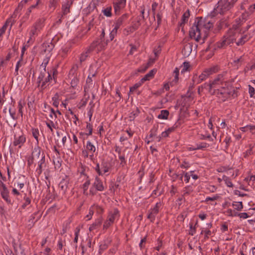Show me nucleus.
Listing matches in <instances>:
<instances>
[{"label": "nucleus", "mask_w": 255, "mask_h": 255, "mask_svg": "<svg viewBox=\"0 0 255 255\" xmlns=\"http://www.w3.org/2000/svg\"><path fill=\"white\" fill-rule=\"evenodd\" d=\"M196 19H198V21L195 22L189 32L191 38H193L197 42H199L201 38L200 27L203 26L206 30H209L213 27V23L210 21L206 22L202 17H197Z\"/></svg>", "instance_id": "obj_1"}, {"label": "nucleus", "mask_w": 255, "mask_h": 255, "mask_svg": "<svg viewBox=\"0 0 255 255\" xmlns=\"http://www.w3.org/2000/svg\"><path fill=\"white\" fill-rule=\"evenodd\" d=\"M216 70L217 68L216 67H212L206 69L199 76H198L196 74L194 75L192 79L193 83H195L196 80H197V84L201 83L206 80L210 75L216 73Z\"/></svg>", "instance_id": "obj_2"}, {"label": "nucleus", "mask_w": 255, "mask_h": 255, "mask_svg": "<svg viewBox=\"0 0 255 255\" xmlns=\"http://www.w3.org/2000/svg\"><path fill=\"white\" fill-rule=\"evenodd\" d=\"M219 6L221 7L220 13L223 14L224 12L231 9L234 6L230 0H220L218 2Z\"/></svg>", "instance_id": "obj_3"}, {"label": "nucleus", "mask_w": 255, "mask_h": 255, "mask_svg": "<svg viewBox=\"0 0 255 255\" xmlns=\"http://www.w3.org/2000/svg\"><path fill=\"white\" fill-rule=\"evenodd\" d=\"M37 164L38 166L35 169V172L37 176H39L41 174L43 170V167H46L45 156L43 153L41 154V157L39 159Z\"/></svg>", "instance_id": "obj_4"}, {"label": "nucleus", "mask_w": 255, "mask_h": 255, "mask_svg": "<svg viewBox=\"0 0 255 255\" xmlns=\"http://www.w3.org/2000/svg\"><path fill=\"white\" fill-rule=\"evenodd\" d=\"M219 89L222 93V101L223 102H225L231 95L233 96L236 92L235 90H233V93L232 94V92L229 89V87H225L224 86H221Z\"/></svg>", "instance_id": "obj_5"}, {"label": "nucleus", "mask_w": 255, "mask_h": 255, "mask_svg": "<svg viewBox=\"0 0 255 255\" xmlns=\"http://www.w3.org/2000/svg\"><path fill=\"white\" fill-rule=\"evenodd\" d=\"M126 4V0H117V1H114L113 6L115 14H119L121 9L125 7Z\"/></svg>", "instance_id": "obj_6"}, {"label": "nucleus", "mask_w": 255, "mask_h": 255, "mask_svg": "<svg viewBox=\"0 0 255 255\" xmlns=\"http://www.w3.org/2000/svg\"><path fill=\"white\" fill-rule=\"evenodd\" d=\"M69 181L70 179L69 177L67 175H65L59 184V187L60 188L64 193H65L67 191Z\"/></svg>", "instance_id": "obj_7"}, {"label": "nucleus", "mask_w": 255, "mask_h": 255, "mask_svg": "<svg viewBox=\"0 0 255 255\" xmlns=\"http://www.w3.org/2000/svg\"><path fill=\"white\" fill-rule=\"evenodd\" d=\"M25 141L26 137L24 134H22L18 137L14 136L13 144L15 146L18 145V147L21 148Z\"/></svg>", "instance_id": "obj_8"}, {"label": "nucleus", "mask_w": 255, "mask_h": 255, "mask_svg": "<svg viewBox=\"0 0 255 255\" xmlns=\"http://www.w3.org/2000/svg\"><path fill=\"white\" fill-rule=\"evenodd\" d=\"M54 47V44L50 42H44L41 45V53L44 54L46 52H51Z\"/></svg>", "instance_id": "obj_9"}, {"label": "nucleus", "mask_w": 255, "mask_h": 255, "mask_svg": "<svg viewBox=\"0 0 255 255\" xmlns=\"http://www.w3.org/2000/svg\"><path fill=\"white\" fill-rule=\"evenodd\" d=\"M193 43H188L184 45L182 50V53L185 57H188L192 51Z\"/></svg>", "instance_id": "obj_10"}, {"label": "nucleus", "mask_w": 255, "mask_h": 255, "mask_svg": "<svg viewBox=\"0 0 255 255\" xmlns=\"http://www.w3.org/2000/svg\"><path fill=\"white\" fill-rule=\"evenodd\" d=\"M72 4V1H71L69 0H67V1L64 3L62 5V14H60L61 15V17H63V16L67 14L68 13L70 12V8L71 4Z\"/></svg>", "instance_id": "obj_11"}, {"label": "nucleus", "mask_w": 255, "mask_h": 255, "mask_svg": "<svg viewBox=\"0 0 255 255\" xmlns=\"http://www.w3.org/2000/svg\"><path fill=\"white\" fill-rule=\"evenodd\" d=\"M93 186L99 191H103L105 189L102 181L97 176L95 178V181L93 184Z\"/></svg>", "instance_id": "obj_12"}, {"label": "nucleus", "mask_w": 255, "mask_h": 255, "mask_svg": "<svg viewBox=\"0 0 255 255\" xmlns=\"http://www.w3.org/2000/svg\"><path fill=\"white\" fill-rule=\"evenodd\" d=\"M120 216L119 211L117 208H115L113 211H111L109 213L108 220L113 223L114 222L115 219Z\"/></svg>", "instance_id": "obj_13"}, {"label": "nucleus", "mask_w": 255, "mask_h": 255, "mask_svg": "<svg viewBox=\"0 0 255 255\" xmlns=\"http://www.w3.org/2000/svg\"><path fill=\"white\" fill-rule=\"evenodd\" d=\"M140 21V17H137L136 21H132L131 25L129 28V31L132 33L137 30L141 25Z\"/></svg>", "instance_id": "obj_14"}, {"label": "nucleus", "mask_w": 255, "mask_h": 255, "mask_svg": "<svg viewBox=\"0 0 255 255\" xmlns=\"http://www.w3.org/2000/svg\"><path fill=\"white\" fill-rule=\"evenodd\" d=\"M223 83H218V82L215 81L214 80L212 81H210V88H209V93L212 92L214 90H217L220 88V85H222Z\"/></svg>", "instance_id": "obj_15"}, {"label": "nucleus", "mask_w": 255, "mask_h": 255, "mask_svg": "<svg viewBox=\"0 0 255 255\" xmlns=\"http://www.w3.org/2000/svg\"><path fill=\"white\" fill-rule=\"evenodd\" d=\"M128 15L127 13L123 14L116 20L115 25L119 28L124 22L128 19Z\"/></svg>", "instance_id": "obj_16"}, {"label": "nucleus", "mask_w": 255, "mask_h": 255, "mask_svg": "<svg viewBox=\"0 0 255 255\" xmlns=\"http://www.w3.org/2000/svg\"><path fill=\"white\" fill-rule=\"evenodd\" d=\"M156 72V69H152L150 70L147 74H146L141 80V83H144L145 81L149 80L152 78Z\"/></svg>", "instance_id": "obj_17"}, {"label": "nucleus", "mask_w": 255, "mask_h": 255, "mask_svg": "<svg viewBox=\"0 0 255 255\" xmlns=\"http://www.w3.org/2000/svg\"><path fill=\"white\" fill-rule=\"evenodd\" d=\"M190 16V10L187 9L186 11L184 13L182 16L181 22L179 24L180 27L184 26L185 24L188 21V18Z\"/></svg>", "instance_id": "obj_18"}, {"label": "nucleus", "mask_w": 255, "mask_h": 255, "mask_svg": "<svg viewBox=\"0 0 255 255\" xmlns=\"http://www.w3.org/2000/svg\"><path fill=\"white\" fill-rule=\"evenodd\" d=\"M102 218L101 217L99 218L97 220L95 221L94 223H93L92 225L89 227V231H92L94 229H96L98 227H100L102 223Z\"/></svg>", "instance_id": "obj_19"}, {"label": "nucleus", "mask_w": 255, "mask_h": 255, "mask_svg": "<svg viewBox=\"0 0 255 255\" xmlns=\"http://www.w3.org/2000/svg\"><path fill=\"white\" fill-rule=\"evenodd\" d=\"M2 198L6 201L7 204L12 205L13 203L9 198V191L5 192H1L0 193Z\"/></svg>", "instance_id": "obj_20"}, {"label": "nucleus", "mask_w": 255, "mask_h": 255, "mask_svg": "<svg viewBox=\"0 0 255 255\" xmlns=\"http://www.w3.org/2000/svg\"><path fill=\"white\" fill-rule=\"evenodd\" d=\"M34 154L37 156V157L39 158V159L41 157V148L40 146L37 145L35 146L32 150L31 154L33 155V156H34Z\"/></svg>", "instance_id": "obj_21"}, {"label": "nucleus", "mask_w": 255, "mask_h": 255, "mask_svg": "<svg viewBox=\"0 0 255 255\" xmlns=\"http://www.w3.org/2000/svg\"><path fill=\"white\" fill-rule=\"evenodd\" d=\"M169 115V112L167 110H163L160 111V114L158 115L157 118L160 119L167 120Z\"/></svg>", "instance_id": "obj_22"}, {"label": "nucleus", "mask_w": 255, "mask_h": 255, "mask_svg": "<svg viewBox=\"0 0 255 255\" xmlns=\"http://www.w3.org/2000/svg\"><path fill=\"white\" fill-rule=\"evenodd\" d=\"M48 72H49L46 71V70H42V71H41L40 74L38 77L37 83L38 84H39L41 82V81L43 80L44 78L46 75V74H48Z\"/></svg>", "instance_id": "obj_23"}, {"label": "nucleus", "mask_w": 255, "mask_h": 255, "mask_svg": "<svg viewBox=\"0 0 255 255\" xmlns=\"http://www.w3.org/2000/svg\"><path fill=\"white\" fill-rule=\"evenodd\" d=\"M99 39H97L96 40L94 41L89 47L88 51L92 52L94 49L101 43Z\"/></svg>", "instance_id": "obj_24"}, {"label": "nucleus", "mask_w": 255, "mask_h": 255, "mask_svg": "<svg viewBox=\"0 0 255 255\" xmlns=\"http://www.w3.org/2000/svg\"><path fill=\"white\" fill-rule=\"evenodd\" d=\"M216 46L218 48H222L228 46L225 36L223 37V39L221 41L217 42Z\"/></svg>", "instance_id": "obj_25"}, {"label": "nucleus", "mask_w": 255, "mask_h": 255, "mask_svg": "<svg viewBox=\"0 0 255 255\" xmlns=\"http://www.w3.org/2000/svg\"><path fill=\"white\" fill-rule=\"evenodd\" d=\"M112 6H108L104 9L102 10V12L104 13V15L107 17H111L112 15Z\"/></svg>", "instance_id": "obj_26"}, {"label": "nucleus", "mask_w": 255, "mask_h": 255, "mask_svg": "<svg viewBox=\"0 0 255 255\" xmlns=\"http://www.w3.org/2000/svg\"><path fill=\"white\" fill-rule=\"evenodd\" d=\"M158 125H154L153 127L150 131V134L149 135V138L155 137L156 136V132L158 129Z\"/></svg>", "instance_id": "obj_27"}, {"label": "nucleus", "mask_w": 255, "mask_h": 255, "mask_svg": "<svg viewBox=\"0 0 255 255\" xmlns=\"http://www.w3.org/2000/svg\"><path fill=\"white\" fill-rule=\"evenodd\" d=\"M10 22V20L9 19H7L4 25L0 29V37L5 32L7 27Z\"/></svg>", "instance_id": "obj_28"}, {"label": "nucleus", "mask_w": 255, "mask_h": 255, "mask_svg": "<svg viewBox=\"0 0 255 255\" xmlns=\"http://www.w3.org/2000/svg\"><path fill=\"white\" fill-rule=\"evenodd\" d=\"M58 98H59V95L57 93H56L54 95V97H52V101L53 102V105L55 107H58V105L59 104Z\"/></svg>", "instance_id": "obj_29"}, {"label": "nucleus", "mask_w": 255, "mask_h": 255, "mask_svg": "<svg viewBox=\"0 0 255 255\" xmlns=\"http://www.w3.org/2000/svg\"><path fill=\"white\" fill-rule=\"evenodd\" d=\"M86 148L89 151L92 153L95 152L96 151V147L90 141H87Z\"/></svg>", "instance_id": "obj_30"}, {"label": "nucleus", "mask_w": 255, "mask_h": 255, "mask_svg": "<svg viewBox=\"0 0 255 255\" xmlns=\"http://www.w3.org/2000/svg\"><path fill=\"white\" fill-rule=\"evenodd\" d=\"M237 202H234L232 204V206L235 207V209L237 211H241L243 208V204L242 202H238V204H236Z\"/></svg>", "instance_id": "obj_31"}, {"label": "nucleus", "mask_w": 255, "mask_h": 255, "mask_svg": "<svg viewBox=\"0 0 255 255\" xmlns=\"http://www.w3.org/2000/svg\"><path fill=\"white\" fill-rule=\"evenodd\" d=\"M47 75H48L47 77L45 79L44 81L42 83V85H41V89H44L46 87V86H45L46 84L47 83H48V82H49L51 80H52V77H51V74L48 72Z\"/></svg>", "instance_id": "obj_32"}, {"label": "nucleus", "mask_w": 255, "mask_h": 255, "mask_svg": "<svg viewBox=\"0 0 255 255\" xmlns=\"http://www.w3.org/2000/svg\"><path fill=\"white\" fill-rule=\"evenodd\" d=\"M87 181L85 182V183L82 186V188L83 189V193L84 194H87V193H86V191L88 190L89 185L90 184V181L88 179L89 177L87 176Z\"/></svg>", "instance_id": "obj_33"}, {"label": "nucleus", "mask_w": 255, "mask_h": 255, "mask_svg": "<svg viewBox=\"0 0 255 255\" xmlns=\"http://www.w3.org/2000/svg\"><path fill=\"white\" fill-rule=\"evenodd\" d=\"M249 38H248V35L245 34L243 35L239 40V41L237 42V45H243L247 40H248Z\"/></svg>", "instance_id": "obj_34"}, {"label": "nucleus", "mask_w": 255, "mask_h": 255, "mask_svg": "<svg viewBox=\"0 0 255 255\" xmlns=\"http://www.w3.org/2000/svg\"><path fill=\"white\" fill-rule=\"evenodd\" d=\"M32 133L34 138L36 140L37 144H38L39 130L38 128H32Z\"/></svg>", "instance_id": "obj_35"}, {"label": "nucleus", "mask_w": 255, "mask_h": 255, "mask_svg": "<svg viewBox=\"0 0 255 255\" xmlns=\"http://www.w3.org/2000/svg\"><path fill=\"white\" fill-rule=\"evenodd\" d=\"M210 95L212 96L216 95L217 97L219 98L222 99V93L220 91L219 89L217 90H214L212 92L210 93Z\"/></svg>", "instance_id": "obj_36"}, {"label": "nucleus", "mask_w": 255, "mask_h": 255, "mask_svg": "<svg viewBox=\"0 0 255 255\" xmlns=\"http://www.w3.org/2000/svg\"><path fill=\"white\" fill-rule=\"evenodd\" d=\"M196 147L193 148L192 150L202 149L209 146V144L206 142H202L200 144H196Z\"/></svg>", "instance_id": "obj_37"}, {"label": "nucleus", "mask_w": 255, "mask_h": 255, "mask_svg": "<svg viewBox=\"0 0 255 255\" xmlns=\"http://www.w3.org/2000/svg\"><path fill=\"white\" fill-rule=\"evenodd\" d=\"M91 52L88 51V49H87L85 53H83L81 54L80 57V62L82 63L86 60V58L88 57L89 54Z\"/></svg>", "instance_id": "obj_38"}, {"label": "nucleus", "mask_w": 255, "mask_h": 255, "mask_svg": "<svg viewBox=\"0 0 255 255\" xmlns=\"http://www.w3.org/2000/svg\"><path fill=\"white\" fill-rule=\"evenodd\" d=\"M223 179L225 181V183L228 187H232L233 186V184H232V182L229 177L224 175L223 177Z\"/></svg>", "instance_id": "obj_39"}, {"label": "nucleus", "mask_w": 255, "mask_h": 255, "mask_svg": "<svg viewBox=\"0 0 255 255\" xmlns=\"http://www.w3.org/2000/svg\"><path fill=\"white\" fill-rule=\"evenodd\" d=\"M181 125V122H179L175 123L174 124V125L172 127H171V128H168L166 130V131L169 133L170 134L171 132H173L174 131V130L175 129V128H176L177 127H178L179 126V125Z\"/></svg>", "instance_id": "obj_40"}, {"label": "nucleus", "mask_w": 255, "mask_h": 255, "mask_svg": "<svg viewBox=\"0 0 255 255\" xmlns=\"http://www.w3.org/2000/svg\"><path fill=\"white\" fill-rule=\"evenodd\" d=\"M183 68L182 69L181 72V73H183L185 72V71H189V68L190 67V64L189 62L185 61L183 63Z\"/></svg>", "instance_id": "obj_41"}, {"label": "nucleus", "mask_w": 255, "mask_h": 255, "mask_svg": "<svg viewBox=\"0 0 255 255\" xmlns=\"http://www.w3.org/2000/svg\"><path fill=\"white\" fill-rule=\"evenodd\" d=\"M149 67V63H147L146 65L141 66L137 69L139 73H144Z\"/></svg>", "instance_id": "obj_42"}, {"label": "nucleus", "mask_w": 255, "mask_h": 255, "mask_svg": "<svg viewBox=\"0 0 255 255\" xmlns=\"http://www.w3.org/2000/svg\"><path fill=\"white\" fill-rule=\"evenodd\" d=\"M156 17H157V27L155 28V30L157 29V27L160 25L161 23V19H162V13L160 12H158L157 14H156Z\"/></svg>", "instance_id": "obj_43"}, {"label": "nucleus", "mask_w": 255, "mask_h": 255, "mask_svg": "<svg viewBox=\"0 0 255 255\" xmlns=\"http://www.w3.org/2000/svg\"><path fill=\"white\" fill-rule=\"evenodd\" d=\"M143 83H141L140 81L139 82L135 83L132 87L130 88L129 92H133L134 90L139 87Z\"/></svg>", "instance_id": "obj_44"}, {"label": "nucleus", "mask_w": 255, "mask_h": 255, "mask_svg": "<svg viewBox=\"0 0 255 255\" xmlns=\"http://www.w3.org/2000/svg\"><path fill=\"white\" fill-rule=\"evenodd\" d=\"M102 169L103 170V173H105L106 172H108L109 171V166L107 162H103L102 163Z\"/></svg>", "instance_id": "obj_45"}, {"label": "nucleus", "mask_w": 255, "mask_h": 255, "mask_svg": "<svg viewBox=\"0 0 255 255\" xmlns=\"http://www.w3.org/2000/svg\"><path fill=\"white\" fill-rule=\"evenodd\" d=\"M86 128L89 130V132L88 133H86V135H87L88 136L92 135V132H93V126H92V125L91 124L89 123H87Z\"/></svg>", "instance_id": "obj_46"}, {"label": "nucleus", "mask_w": 255, "mask_h": 255, "mask_svg": "<svg viewBox=\"0 0 255 255\" xmlns=\"http://www.w3.org/2000/svg\"><path fill=\"white\" fill-rule=\"evenodd\" d=\"M78 82L79 79L77 77H74L71 82V87L73 88H75L77 86Z\"/></svg>", "instance_id": "obj_47"}, {"label": "nucleus", "mask_w": 255, "mask_h": 255, "mask_svg": "<svg viewBox=\"0 0 255 255\" xmlns=\"http://www.w3.org/2000/svg\"><path fill=\"white\" fill-rule=\"evenodd\" d=\"M214 80L218 83H223L225 82L223 74H219Z\"/></svg>", "instance_id": "obj_48"}, {"label": "nucleus", "mask_w": 255, "mask_h": 255, "mask_svg": "<svg viewBox=\"0 0 255 255\" xmlns=\"http://www.w3.org/2000/svg\"><path fill=\"white\" fill-rule=\"evenodd\" d=\"M94 213V206H91L89 209V214L86 216V218L89 220L92 218V217Z\"/></svg>", "instance_id": "obj_49"}, {"label": "nucleus", "mask_w": 255, "mask_h": 255, "mask_svg": "<svg viewBox=\"0 0 255 255\" xmlns=\"http://www.w3.org/2000/svg\"><path fill=\"white\" fill-rule=\"evenodd\" d=\"M34 156L31 155L27 157V166L30 167L34 163Z\"/></svg>", "instance_id": "obj_50"}, {"label": "nucleus", "mask_w": 255, "mask_h": 255, "mask_svg": "<svg viewBox=\"0 0 255 255\" xmlns=\"http://www.w3.org/2000/svg\"><path fill=\"white\" fill-rule=\"evenodd\" d=\"M96 7V6L95 3H91L86 9H84L83 11H88H88H90V12H91V11L93 10Z\"/></svg>", "instance_id": "obj_51"}, {"label": "nucleus", "mask_w": 255, "mask_h": 255, "mask_svg": "<svg viewBox=\"0 0 255 255\" xmlns=\"http://www.w3.org/2000/svg\"><path fill=\"white\" fill-rule=\"evenodd\" d=\"M24 199L25 202L21 206V208L23 209H24L31 202V200L29 197L24 198Z\"/></svg>", "instance_id": "obj_52"}, {"label": "nucleus", "mask_w": 255, "mask_h": 255, "mask_svg": "<svg viewBox=\"0 0 255 255\" xmlns=\"http://www.w3.org/2000/svg\"><path fill=\"white\" fill-rule=\"evenodd\" d=\"M113 224L112 222H110L109 220H107L105 222L103 225V230H107L108 228H109L111 225Z\"/></svg>", "instance_id": "obj_53"}, {"label": "nucleus", "mask_w": 255, "mask_h": 255, "mask_svg": "<svg viewBox=\"0 0 255 255\" xmlns=\"http://www.w3.org/2000/svg\"><path fill=\"white\" fill-rule=\"evenodd\" d=\"M193 190L192 189V187H190V186H187L185 188V190L184 191L185 192L183 196H184L185 195H189L190 194L191 192H192Z\"/></svg>", "instance_id": "obj_54"}, {"label": "nucleus", "mask_w": 255, "mask_h": 255, "mask_svg": "<svg viewBox=\"0 0 255 255\" xmlns=\"http://www.w3.org/2000/svg\"><path fill=\"white\" fill-rule=\"evenodd\" d=\"M200 139H208L209 140L213 141V139L211 137V135L210 134L206 135L203 134H201L200 136Z\"/></svg>", "instance_id": "obj_55"}, {"label": "nucleus", "mask_w": 255, "mask_h": 255, "mask_svg": "<svg viewBox=\"0 0 255 255\" xmlns=\"http://www.w3.org/2000/svg\"><path fill=\"white\" fill-rule=\"evenodd\" d=\"M234 194L235 195H239L240 197L249 196L248 194L246 193H241V192L238 190H235L234 191Z\"/></svg>", "instance_id": "obj_56"}, {"label": "nucleus", "mask_w": 255, "mask_h": 255, "mask_svg": "<svg viewBox=\"0 0 255 255\" xmlns=\"http://www.w3.org/2000/svg\"><path fill=\"white\" fill-rule=\"evenodd\" d=\"M255 89L251 85H249V92L250 95V97H252L255 94Z\"/></svg>", "instance_id": "obj_57"}, {"label": "nucleus", "mask_w": 255, "mask_h": 255, "mask_svg": "<svg viewBox=\"0 0 255 255\" xmlns=\"http://www.w3.org/2000/svg\"><path fill=\"white\" fill-rule=\"evenodd\" d=\"M141 15L140 16H139L138 17H140V18H141V20H145V16H144V6L143 5L141 7Z\"/></svg>", "instance_id": "obj_58"}, {"label": "nucleus", "mask_w": 255, "mask_h": 255, "mask_svg": "<svg viewBox=\"0 0 255 255\" xmlns=\"http://www.w3.org/2000/svg\"><path fill=\"white\" fill-rule=\"evenodd\" d=\"M96 212L99 214H102L104 212V209L98 205L95 206Z\"/></svg>", "instance_id": "obj_59"}, {"label": "nucleus", "mask_w": 255, "mask_h": 255, "mask_svg": "<svg viewBox=\"0 0 255 255\" xmlns=\"http://www.w3.org/2000/svg\"><path fill=\"white\" fill-rule=\"evenodd\" d=\"M108 248V246L107 244H104L101 245L99 247V253L101 254L102 252L106 250Z\"/></svg>", "instance_id": "obj_60"}, {"label": "nucleus", "mask_w": 255, "mask_h": 255, "mask_svg": "<svg viewBox=\"0 0 255 255\" xmlns=\"http://www.w3.org/2000/svg\"><path fill=\"white\" fill-rule=\"evenodd\" d=\"M200 88H201L202 90H203L204 89H207L208 90V92L209 93L210 82L209 83H204L203 85L200 86Z\"/></svg>", "instance_id": "obj_61"}, {"label": "nucleus", "mask_w": 255, "mask_h": 255, "mask_svg": "<svg viewBox=\"0 0 255 255\" xmlns=\"http://www.w3.org/2000/svg\"><path fill=\"white\" fill-rule=\"evenodd\" d=\"M161 50V49L160 46H159L157 49H154L153 52L156 57L158 56L159 54L160 53Z\"/></svg>", "instance_id": "obj_62"}, {"label": "nucleus", "mask_w": 255, "mask_h": 255, "mask_svg": "<svg viewBox=\"0 0 255 255\" xmlns=\"http://www.w3.org/2000/svg\"><path fill=\"white\" fill-rule=\"evenodd\" d=\"M46 126L50 128L51 131H53L52 127L55 128V125L52 121H50L49 123H46Z\"/></svg>", "instance_id": "obj_63"}, {"label": "nucleus", "mask_w": 255, "mask_h": 255, "mask_svg": "<svg viewBox=\"0 0 255 255\" xmlns=\"http://www.w3.org/2000/svg\"><path fill=\"white\" fill-rule=\"evenodd\" d=\"M190 230L189 233V234L191 236H193L194 235V234L196 232V228L195 227H193L192 225L190 224Z\"/></svg>", "instance_id": "obj_64"}]
</instances>
